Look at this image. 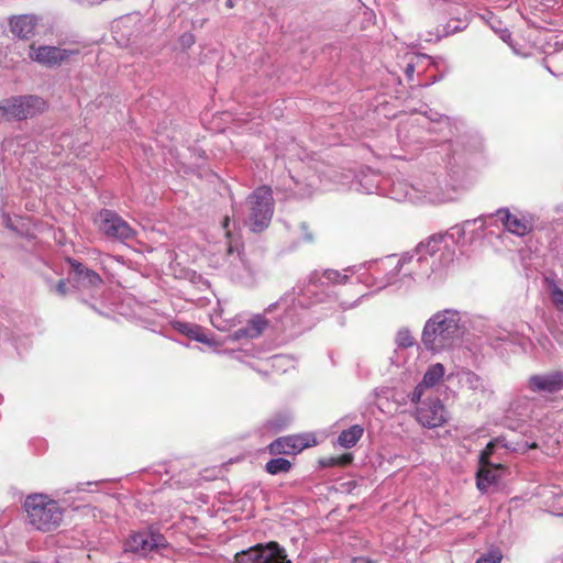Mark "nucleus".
Listing matches in <instances>:
<instances>
[{
	"instance_id": "f257e3e1",
	"label": "nucleus",
	"mask_w": 563,
	"mask_h": 563,
	"mask_svg": "<svg viewBox=\"0 0 563 563\" xmlns=\"http://www.w3.org/2000/svg\"><path fill=\"white\" fill-rule=\"evenodd\" d=\"M478 222L483 227V219L464 221L443 234L432 235L427 242L420 243L413 253L401 256L390 255L380 262L349 267L343 274L360 273L362 268H367L373 278L371 285L378 289L397 283L406 284L407 278L409 280L428 278L431 273L441 271L453 262L456 247L464 245L466 234L473 232L471 228Z\"/></svg>"
},
{
	"instance_id": "f03ea898",
	"label": "nucleus",
	"mask_w": 563,
	"mask_h": 563,
	"mask_svg": "<svg viewBox=\"0 0 563 563\" xmlns=\"http://www.w3.org/2000/svg\"><path fill=\"white\" fill-rule=\"evenodd\" d=\"M347 280L349 275L341 274L335 269H325L321 277H311L307 284L297 286L291 291L286 292L279 300L269 305L263 314L253 316L246 325L230 333L228 339L240 341L260 336L269 324L267 314L277 311L282 313L274 328L287 332L289 336L299 334L308 328L306 324L308 309L321 301L323 296L330 295L329 285L345 284Z\"/></svg>"
},
{
	"instance_id": "7ed1b4c3",
	"label": "nucleus",
	"mask_w": 563,
	"mask_h": 563,
	"mask_svg": "<svg viewBox=\"0 0 563 563\" xmlns=\"http://www.w3.org/2000/svg\"><path fill=\"white\" fill-rule=\"evenodd\" d=\"M466 330V312L445 308L426 320L420 341L427 352L440 354L459 346Z\"/></svg>"
},
{
	"instance_id": "20e7f679",
	"label": "nucleus",
	"mask_w": 563,
	"mask_h": 563,
	"mask_svg": "<svg viewBox=\"0 0 563 563\" xmlns=\"http://www.w3.org/2000/svg\"><path fill=\"white\" fill-rule=\"evenodd\" d=\"M390 195L398 201L445 203L456 198V189L449 184L445 175L427 173L415 184L401 180L394 183Z\"/></svg>"
},
{
	"instance_id": "39448f33",
	"label": "nucleus",
	"mask_w": 563,
	"mask_h": 563,
	"mask_svg": "<svg viewBox=\"0 0 563 563\" xmlns=\"http://www.w3.org/2000/svg\"><path fill=\"white\" fill-rule=\"evenodd\" d=\"M543 438L538 437L532 431L528 434L525 433L522 439H507L506 437H498L488 442L486 448L479 455L481 468L477 472V488L481 492H486L487 488L496 482V474L489 467L496 466L489 459L497 449H506L516 453H526L528 450L541 448Z\"/></svg>"
},
{
	"instance_id": "423d86ee",
	"label": "nucleus",
	"mask_w": 563,
	"mask_h": 563,
	"mask_svg": "<svg viewBox=\"0 0 563 563\" xmlns=\"http://www.w3.org/2000/svg\"><path fill=\"white\" fill-rule=\"evenodd\" d=\"M434 124L440 126V131L444 128L450 129V118L433 113L431 110L429 115L410 117L399 123L398 141L405 148L419 151L431 141L429 135L437 131Z\"/></svg>"
},
{
	"instance_id": "0eeeda50",
	"label": "nucleus",
	"mask_w": 563,
	"mask_h": 563,
	"mask_svg": "<svg viewBox=\"0 0 563 563\" xmlns=\"http://www.w3.org/2000/svg\"><path fill=\"white\" fill-rule=\"evenodd\" d=\"M27 523L35 530L49 532L57 529L64 516L59 504L44 494L29 495L24 501Z\"/></svg>"
},
{
	"instance_id": "6e6552de",
	"label": "nucleus",
	"mask_w": 563,
	"mask_h": 563,
	"mask_svg": "<svg viewBox=\"0 0 563 563\" xmlns=\"http://www.w3.org/2000/svg\"><path fill=\"white\" fill-rule=\"evenodd\" d=\"M496 218L503 225V228L517 236H525L532 232L534 229V216L529 212L516 211L511 212L508 208H500L495 213L483 214L477 219H483V227L481 222H478L475 227H472L474 231L466 234V240L464 244L472 243L475 239H477L485 225L487 219Z\"/></svg>"
},
{
	"instance_id": "1a4fd4ad",
	"label": "nucleus",
	"mask_w": 563,
	"mask_h": 563,
	"mask_svg": "<svg viewBox=\"0 0 563 563\" xmlns=\"http://www.w3.org/2000/svg\"><path fill=\"white\" fill-rule=\"evenodd\" d=\"M274 213V199L269 187L256 188L246 199L244 223L253 232L265 230Z\"/></svg>"
},
{
	"instance_id": "9d476101",
	"label": "nucleus",
	"mask_w": 563,
	"mask_h": 563,
	"mask_svg": "<svg viewBox=\"0 0 563 563\" xmlns=\"http://www.w3.org/2000/svg\"><path fill=\"white\" fill-rule=\"evenodd\" d=\"M167 547L166 538L153 529L131 531L122 542V553L133 560H145Z\"/></svg>"
},
{
	"instance_id": "9b49d317",
	"label": "nucleus",
	"mask_w": 563,
	"mask_h": 563,
	"mask_svg": "<svg viewBox=\"0 0 563 563\" xmlns=\"http://www.w3.org/2000/svg\"><path fill=\"white\" fill-rule=\"evenodd\" d=\"M81 53V46L78 43H59L53 45H30L29 57L43 66L57 67L64 63L76 60Z\"/></svg>"
},
{
	"instance_id": "f8f14e48",
	"label": "nucleus",
	"mask_w": 563,
	"mask_h": 563,
	"mask_svg": "<svg viewBox=\"0 0 563 563\" xmlns=\"http://www.w3.org/2000/svg\"><path fill=\"white\" fill-rule=\"evenodd\" d=\"M223 272L233 282L243 286L251 287L257 282V269L246 260L238 243L229 244Z\"/></svg>"
},
{
	"instance_id": "ddd939ff",
	"label": "nucleus",
	"mask_w": 563,
	"mask_h": 563,
	"mask_svg": "<svg viewBox=\"0 0 563 563\" xmlns=\"http://www.w3.org/2000/svg\"><path fill=\"white\" fill-rule=\"evenodd\" d=\"M95 221L99 231L112 241L124 243L134 239L136 234V231L113 210H100Z\"/></svg>"
},
{
	"instance_id": "4468645a",
	"label": "nucleus",
	"mask_w": 563,
	"mask_h": 563,
	"mask_svg": "<svg viewBox=\"0 0 563 563\" xmlns=\"http://www.w3.org/2000/svg\"><path fill=\"white\" fill-rule=\"evenodd\" d=\"M45 106L37 96L12 97L0 103V113L8 120H24L44 111Z\"/></svg>"
},
{
	"instance_id": "2eb2a0df",
	"label": "nucleus",
	"mask_w": 563,
	"mask_h": 563,
	"mask_svg": "<svg viewBox=\"0 0 563 563\" xmlns=\"http://www.w3.org/2000/svg\"><path fill=\"white\" fill-rule=\"evenodd\" d=\"M234 560L236 563H291L286 550L275 541L258 543L238 552Z\"/></svg>"
},
{
	"instance_id": "dca6fc26",
	"label": "nucleus",
	"mask_w": 563,
	"mask_h": 563,
	"mask_svg": "<svg viewBox=\"0 0 563 563\" xmlns=\"http://www.w3.org/2000/svg\"><path fill=\"white\" fill-rule=\"evenodd\" d=\"M451 384L456 383L461 388L472 391L483 398L490 396L492 389L484 378L467 368H459L446 376Z\"/></svg>"
},
{
	"instance_id": "f3484780",
	"label": "nucleus",
	"mask_w": 563,
	"mask_h": 563,
	"mask_svg": "<svg viewBox=\"0 0 563 563\" xmlns=\"http://www.w3.org/2000/svg\"><path fill=\"white\" fill-rule=\"evenodd\" d=\"M417 408V420L426 428H437L444 424L448 420V412L439 399L431 401H420Z\"/></svg>"
},
{
	"instance_id": "a211bd4d",
	"label": "nucleus",
	"mask_w": 563,
	"mask_h": 563,
	"mask_svg": "<svg viewBox=\"0 0 563 563\" xmlns=\"http://www.w3.org/2000/svg\"><path fill=\"white\" fill-rule=\"evenodd\" d=\"M527 386L532 393H556L563 388V373L555 371L532 375L528 379Z\"/></svg>"
},
{
	"instance_id": "6ab92c4d",
	"label": "nucleus",
	"mask_w": 563,
	"mask_h": 563,
	"mask_svg": "<svg viewBox=\"0 0 563 563\" xmlns=\"http://www.w3.org/2000/svg\"><path fill=\"white\" fill-rule=\"evenodd\" d=\"M310 445L309 435L294 434L274 440L268 450L271 454H296Z\"/></svg>"
},
{
	"instance_id": "aec40b11",
	"label": "nucleus",
	"mask_w": 563,
	"mask_h": 563,
	"mask_svg": "<svg viewBox=\"0 0 563 563\" xmlns=\"http://www.w3.org/2000/svg\"><path fill=\"white\" fill-rule=\"evenodd\" d=\"M445 375V368L441 363H434L428 367L426 371L422 380L416 386L413 391L410 395V400L413 404H419L422 399V396L428 389L437 386Z\"/></svg>"
},
{
	"instance_id": "412c9836",
	"label": "nucleus",
	"mask_w": 563,
	"mask_h": 563,
	"mask_svg": "<svg viewBox=\"0 0 563 563\" xmlns=\"http://www.w3.org/2000/svg\"><path fill=\"white\" fill-rule=\"evenodd\" d=\"M37 23L38 19L34 14L13 15L9 19L10 32L21 40L33 37Z\"/></svg>"
},
{
	"instance_id": "4be33fe9",
	"label": "nucleus",
	"mask_w": 563,
	"mask_h": 563,
	"mask_svg": "<svg viewBox=\"0 0 563 563\" xmlns=\"http://www.w3.org/2000/svg\"><path fill=\"white\" fill-rule=\"evenodd\" d=\"M70 264L78 288L97 289L102 285V279L96 272L85 267L77 261H73Z\"/></svg>"
},
{
	"instance_id": "5701e85b",
	"label": "nucleus",
	"mask_w": 563,
	"mask_h": 563,
	"mask_svg": "<svg viewBox=\"0 0 563 563\" xmlns=\"http://www.w3.org/2000/svg\"><path fill=\"white\" fill-rule=\"evenodd\" d=\"M174 329L197 342L207 344L209 346L218 345V342L211 335H209V333H207L202 327L198 324L176 321L174 323Z\"/></svg>"
},
{
	"instance_id": "b1692460",
	"label": "nucleus",
	"mask_w": 563,
	"mask_h": 563,
	"mask_svg": "<svg viewBox=\"0 0 563 563\" xmlns=\"http://www.w3.org/2000/svg\"><path fill=\"white\" fill-rule=\"evenodd\" d=\"M395 343L397 349L394 351L391 356V363L397 367L404 365V354L407 347H411L416 344V339L408 328H400L395 335Z\"/></svg>"
},
{
	"instance_id": "393cba45",
	"label": "nucleus",
	"mask_w": 563,
	"mask_h": 563,
	"mask_svg": "<svg viewBox=\"0 0 563 563\" xmlns=\"http://www.w3.org/2000/svg\"><path fill=\"white\" fill-rule=\"evenodd\" d=\"M292 416L289 412H277L262 426V433H278L290 426Z\"/></svg>"
},
{
	"instance_id": "a878e982",
	"label": "nucleus",
	"mask_w": 563,
	"mask_h": 563,
	"mask_svg": "<svg viewBox=\"0 0 563 563\" xmlns=\"http://www.w3.org/2000/svg\"><path fill=\"white\" fill-rule=\"evenodd\" d=\"M544 504L553 514L563 515V492L559 488L544 489L541 493Z\"/></svg>"
},
{
	"instance_id": "bb28decb",
	"label": "nucleus",
	"mask_w": 563,
	"mask_h": 563,
	"mask_svg": "<svg viewBox=\"0 0 563 563\" xmlns=\"http://www.w3.org/2000/svg\"><path fill=\"white\" fill-rule=\"evenodd\" d=\"M363 433V427L360 424H354L340 433L338 443L344 449H351L358 442Z\"/></svg>"
},
{
	"instance_id": "cd10ccee",
	"label": "nucleus",
	"mask_w": 563,
	"mask_h": 563,
	"mask_svg": "<svg viewBox=\"0 0 563 563\" xmlns=\"http://www.w3.org/2000/svg\"><path fill=\"white\" fill-rule=\"evenodd\" d=\"M544 285L552 303L558 310L563 311V289H561L556 283L554 275L544 277Z\"/></svg>"
},
{
	"instance_id": "c85d7f7f",
	"label": "nucleus",
	"mask_w": 563,
	"mask_h": 563,
	"mask_svg": "<svg viewBox=\"0 0 563 563\" xmlns=\"http://www.w3.org/2000/svg\"><path fill=\"white\" fill-rule=\"evenodd\" d=\"M290 468V461L284 457L272 459L265 465V471L272 475L288 473Z\"/></svg>"
},
{
	"instance_id": "c756f323",
	"label": "nucleus",
	"mask_w": 563,
	"mask_h": 563,
	"mask_svg": "<svg viewBox=\"0 0 563 563\" xmlns=\"http://www.w3.org/2000/svg\"><path fill=\"white\" fill-rule=\"evenodd\" d=\"M503 553L498 548L489 549L486 553L482 554L476 563H500Z\"/></svg>"
},
{
	"instance_id": "7c9ffc66",
	"label": "nucleus",
	"mask_w": 563,
	"mask_h": 563,
	"mask_svg": "<svg viewBox=\"0 0 563 563\" xmlns=\"http://www.w3.org/2000/svg\"><path fill=\"white\" fill-rule=\"evenodd\" d=\"M373 177L364 176L362 179L357 181L356 189L364 194H373L377 189V184Z\"/></svg>"
},
{
	"instance_id": "2f4dec72",
	"label": "nucleus",
	"mask_w": 563,
	"mask_h": 563,
	"mask_svg": "<svg viewBox=\"0 0 563 563\" xmlns=\"http://www.w3.org/2000/svg\"><path fill=\"white\" fill-rule=\"evenodd\" d=\"M9 36L7 34V29L4 24L0 23V63L3 57H7V48L9 47Z\"/></svg>"
},
{
	"instance_id": "473e14b6",
	"label": "nucleus",
	"mask_w": 563,
	"mask_h": 563,
	"mask_svg": "<svg viewBox=\"0 0 563 563\" xmlns=\"http://www.w3.org/2000/svg\"><path fill=\"white\" fill-rule=\"evenodd\" d=\"M212 325L219 331H230L232 323L230 321H223L220 314L211 316Z\"/></svg>"
},
{
	"instance_id": "72a5a7b5",
	"label": "nucleus",
	"mask_w": 563,
	"mask_h": 563,
	"mask_svg": "<svg viewBox=\"0 0 563 563\" xmlns=\"http://www.w3.org/2000/svg\"><path fill=\"white\" fill-rule=\"evenodd\" d=\"M413 58H416V57L412 56V55H410L408 57V62H407V64L405 66V69H404L405 75L408 78V80H412V78H413L415 68H416V65L413 63Z\"/></svg>"
},
{
	"instance_id": "f704fd0d",
	"label": "nucleus",
	"mask_w": 563,
	"mask_h": 563,
	"mask_svg": "<svg viewBox=\"0 0 563 563\" xmlns=\"http://www.w3.org/2000/svg\"><path fill=\"white\" fill-rule=\"evenodd\" d=\"M287 358L284 355H274L267 360L272 367H280Z\"/></svg>"
},
{
	"instance_id": "c9c22d12",
	"label": "nucleus",
	"mask_w": 563,
	"mask_h": 563,
	"mask_svg": "<svg viewBox=\"0 0 563 563\" xmlns=\"http://www.w3.org/2000/svg\"><path fill=\"white\" fill-rule=\"evenodd\" d=\"M59 296H65L67 294V285L65 280L60 279L53 289Z\"/></svg>"
},
{
	"instance_id": "e433bc0d",
	"label": "nucleus",
	"mask_w": 563,
	"mask_h": 563,
	"mask_svg": "<svg viewBox=\"0 0 563 563\" xmlns=\"http://www.w3.org/2000/svg\"><path fill=\"white\" fill-rule=\"evenodd\" d=\"M336 461H338V465L345 466L352 462V455L343 454L341 456H338Z\"/></svg>"
},
{
	"instance_id": "4c0bfd02",
	"label": "nucleus",
	"mask_w": 563,
	"mask_h": 563,
	"mask_svg": "<svg viewBox=\"0 0 563 563\" xmlns=\"http://www.w3.org/2000/svg\"><path fill=\"white\" fill-rule=\"evenodd\" d=\"M320 464L323 467H331L338 465L336 457H328L320 461Z\"/></svg>"
},
{
	"instance_id": "58836bf2",
	"label": "nucleus",
	"mask_w": 563,
	"mask_h": 563,
	"mask_svg": "<svg viewBox=\"0 0 563 563\" xmlns=\"http://www.w3.org/2000/svg\"><path fill=\"white\" fill-rule=\"evenodd\" d=\"M2 217H3V223H4V225H5L8 229H10V230L15 231V227L13 225V223H12V220H11L10 216H9L8 213H5V212H2Z\"/></svg>"
},
{
	"instance_id": "ea45409f",
	"label": "nucleus",
	"mask_w": 563,
	"mask_h": 563,
	"mask_svg": "<svg viewBox=\"0 0 563 563\" xmlns=\"http://www.w3.org/2000/svg\"><path fill=\"white\" fill-rule=\"evenodd\" d=\"M229 227H230V218H229V217H225V218L223 219V221H222V228H223V230H224V235H225L227 238H230V236H231V231H230Z\"/></svg>"
},
{
	"instance_id": "a19ab883",
	"label": "nucleus",
	"mask_w": 563,
	"mask_h": 563,
	"mask_svg": "<svg viewBox=\"0 0 563 563\" xmlns=\"http://www.w3.org/2000/svg\"><path fill=\"white\" fill-rule=\"evenodd\" d=\"M358 300H355L354 302H347V301H340L339 302V306L343 309V310H347V309H352L354 308L356 305H357Z\"/></svg>"
},
{
	"instance_id": "79ce46f5",
	"label": "nucleus",
	"mask_w": 563,
	"mask_h": 563,
	"mask_svg": "<svg viewBox=\"0 0 563 563\" xmlns=\"http://www.w3.org/2000/svg\"><path fill=\"white\" fill-rule=\"evenodd\" d=\"M351 563H374L372 560L365 556H357L351 560Z\"/></svg>"
},
{
	"instance_id": "37998d69",
	"label": "nucleus",
	"mask_w": 563,
	"mask_h": 563,
	"mask_svg": "<svg viewBox=\"0 0 563 563\" xmlns=\"http://www.w3.org/2000/svg\"><path fill=\"white\" fill-rule=\"evenodd\" d=\"M300 228H301L302 232L305 233V240L306 241H311L312 240V235L310 233H308V225L306 223H301Z\"/></svg>"
},
{
	"instance_id": "c03bdc74",
	"label": "nucleus",
	"mask_w": 563,
	"mask_h": 563,
	"mask_svg": "<svg viewBox=\"0 0 563 563\" xmlns=\"http://www.w3.org/2000/svg\"><path fill=\"white\" fill-rule=\"evenodd\" d=\"M511 37V34L508 30H501L500 31V38L504 41V42H508Z\"/></svg>"
},
{
	"instance_id": "a18cd8bd",
	"label": "nucleus",
	"mask_w": 563,
	"mask_h": 563,
	"mask_svg": "<svg viewBox=\"0 0 563 563\" xmlns=\"http://www.w3.org/2000/svg\"><path fill=\"white\" fill-rule=\"evenodd\" d=\"M234 5H235V1L234 0H227L225 1V7L228 9H232V8H234Z\"/></svg>"
},
{
	"instance_id": "49530a36",
	"label": "nucleus",
	"mask_w": 563,
	"mask_h": 563,
	"mask_svg": "<svg viewBox=\"0 0 563 563\" xmlns=\"http://www.w3.org/2000/svg\"><path fill=\"white\" fill-rule=\"evenodd\" d=\"M358 278H360V280H361L362 283H367V280H366V279H363V275H362V274H360Z\"/></svg>"
},
{
	"instance_id": "de8ad7c7",
	"label": "nucleus",
	"mask_w": 563,
	"mask_h": 563,
	"mask_svg": "<svg viewBox=\"0 0 563 563\" xmlns=\"http://www.w3.org/2000/svg\"><path fill=\"white\" fill-rule=\"evenodd\" d=\"M3 66L8 68V67H11L12 65L9 63H3Z\"/></svg>"
}]
</instances>
